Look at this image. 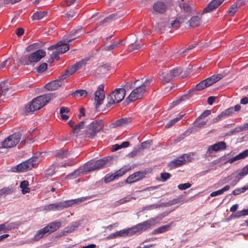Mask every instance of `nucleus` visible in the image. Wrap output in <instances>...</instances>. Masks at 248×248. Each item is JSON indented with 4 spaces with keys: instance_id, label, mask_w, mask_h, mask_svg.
<instances>
[{
    "instance_id": "nucleus-1",
    "label": "nucleus",
    "mask_w": 248,
    "mask_h": 248,
    "mask_svg": "<svg viewBox=\"0 0 248 248\" xmlns=\"http://www.w3.org/2000/svg\"><path fill=\"white\" fill-rule=\"evenodd\" d=\"M108 161V159L103 158L95 161L88 162L68 175L67 177L75 178L89 172L99 170L104 167L107 164Z\"/></svg>"
},
{
    "instance_id": "nucleus-2",
    "label": "nucleus",
    "mask_w": 248,
    "mask_h": 248,
    "mask_svg": "<svg viewBox=\"0 0 248 248\" xmlns=\"http://www.w3.org/2000/svg\"><path fill=\"white\" fill-rule=\"evenodd\" d=\"M53 96L52 93H48L40 95L33 99L31 102L26 106L24 111L25 115H28L30 112H33L40 109L48 103Z\"/></svg>"
},
{
    "instance_id": "nucleus-3",
    "label": "nucleus",
    "mask_w": 248,
    "mask_h": 248,
    "mask_svg": "<svg viewBox=\"0 0 248 248\" xmlns=\"http://www.w3.org/2000/svg\"><path fill=\"white\" fill-rule=\"evenodd\" d=\"M125 95V89L119 88L115 89L108 97V105L110 106L121 102Z\"/></svg>"
},
{
    "instance_id": "nucleus-4",
    "label": "nucleus",
    "mask_w": 248,
    "mask_h": 248,
    "mask_svg": "<svg viewBox=\"0 0 248 248\" xmlns=\"http://www.w3.org/2000/svg\"><path fill=\"white\" fill-rule=\"evenodd\" d=\"M103 127L101 122H93L87 128L85 131V136L87 138L93 139L97 132H99Z\"/></svg>"
},
{
    "instance_id": "nucleus-5",
    "label": "nucleus",
    "mask_w": 248,
    "mask_h": 248,
    "mask_svg": "<svg viewBox=\"0 0 248 248\" xmlns=\"http://www.w3.org/2000/svg\"><path fill=\"white\" fill-rule=\"evenodd\" d=\"M223 78L221 74L213 75L198 83L196 85L195 90L196 91H201L205 88L211 86L214 83L217 82Z\"/></svg>"
},
{
    "instance_id": "nucleus-6",
    "label": "nucleus",
    "mask_w": 248,
    "mask_h": 248,
    "mask_svg": "<svg viewBox=\"0 0 248 248\" xmlns=\"http://www.w3.org/2000/svg\"><path fill=\"white\" fill-rule=\"evenodd\" d=\"M45 55V51L43 49H39L28 55L27 57H25L23 60L22 62L25 65H28L32 62H37L43 57H44Z\"/></svg>"
},
{
    "instance_id": "nucleus-7",
    "label": "nucleus",
    "mask_w": 248,
    "mask_h": 248,
    "mask_svg": "<svg viewBox=\"0 0 248 248\" xmlns=\"http://www.w3.org/2000/svg\"><path fill=\"white\" fill-rule=\"evenodd\" d=\"M21 136L19 133H15L9 136L2 142V148H10L15 146L19 141Z\"/></svg>"
},
{
    "instance_id": "nucleus-8",
    "label": "nucleus",
    "mask_w": 248,
    "mask_h": 248,
    "mask_svg": "<svg viewBox=\"0 0 248 248\" xmlns=\"http://www.w3.org/2000/svg\"><path fill=\"white\" fill-rule=\"evenodd\" d=\"M155 224V219L151 218L142 223H139L132 227L133 232L134 233L138 232H141L150 229Z\"/></svg>"
},
{
    "instance_id": "nucleus-9",
    "label": "nucleus",
    "mask_w": 248,
    "mask_h": 248,
    "mask_svg": "<svg viewBox=\"0 0 248 248\" xmlns=\"http://www.w3.org/2000/svg\"><path fill=\"white\" fill-rule=\"evenodd\" d=\"M88 197H82L77 199H75L71 201H64L62 202L55 203L57 210H62L64 208H67L74 204H78L83 202L89 199Z\"/></svg>"
},
{
    "instance_id": "nucleus-10",
    "label": "nucleus",
    "mask_w": 248,
    "mask_h": 248,
    "mask_svg": "<svg viewBox=\"0 0 248 248\" xmlns=\"http://www.w3.org/2000/svg\"><path fill=\"white\" fill-rule=\"evenodd\" d=\"M146 91V89H144V86L140 85L133 90L126 99H128L130 102H133L141 98Z\"/></svg>"
},
{
    "instance_id": "nucleus-11",
    "label": "nucleus",
    "mask_w": 248,
    "mask_h": 248,
    "mask_svg": "<svg viewBox=\"0 0 248 248\" xmlns=\"http://www.w3.org/2000/svg\"><path fill=\"white\" fill-rule=\"evenodd\" d=\"M75 38L69 40L67 43L60 41L55 45L49 47V49H56L57 53H64L69 49V46L68 43L74 40Z\"/></svg>"
},
{
    "instance_id": "nucleus-12",
    "label": "nucleus",
    "mask_w": 248,
    "mask_h": 248,
    "mask_svg": "<svg viewBox=\"0 0 248 248\" xmlns=\"http://www.w3.org/2000/svg\"><path fill=\"white\" fill-rule=\"evenodd\" d=\"M65 79V76L61 75L57 79L46 84L45 87L47 90L49 91L57 90L62 86Z\"/></svg>"
},
{
    "instance_id": "nucleus-13",
    "label": "nucleus",
    "mask_w": 248,
    "mask_h": 248,
    "mask_svg": "<svg viewBox=\"0 0 248 248\" xmlns=\"http://www.w3.org/2000/svg\"><path fill=\"white\" fill-rule=\"evenodd\" d=\"M105 98L104 86L100 85L97 90L94 93V101L96 103V108H97L103 102Z\"/></svg>"
},
{
    "instance_id": "nucleus-14",
    "label": "nucleus",
    "mask_w": 248,
    "mask_h": 248,
    "mask_svg": "<svg viewBox=\"0 0 248 248\" xmlns=\"http://www.w3.org/2000/svg\"><path fill=\"white\" fill-rule=\"evenodd\" d=\"M147 174L145 170L142 171H137L130 175L125 181L126 183H132L142 179Z\"/></svg>"
},
{
    "instance_id": "nucleus-15",
    "label": "nucleus",
    "mask_w": 248,
    "mask_h": 248,
    "mask_svg": "<svg viewBox=\"0 0 248 248\" xmlns=\"http://www.w3.org/2000/svg\"><path fill=\"white\" fill-rule=\"evenodd\" d=\"M188 156L187 155H184L179 156L178 158L170 161L168 164L169 167L170 169H173L183 165L186 162V158L188 159Z\"/></svg>"
},
{
    "instance_id": "nucleus-16",
    "label": "nucleus",
    "mask_w": 248,
    "mask_h": 248,
    "mask_svg": "<svg viewBox=\"0 0 248 248\" xmlns=\"http://www.w3.org/2000/svg\"><path fill=\"white\" fill-rule=\"evenodd\" d=\"M225 0H213L203 9V13H210L217 9Z\"/></svg>"
},
{
    "instance_id": "nucleus-17",
    "label": "nucleus",
    "mask_w": 248,
    "mask_h": 248,
    "mask_svg": "<svg viewBox=\"0 0 248 248\" xmlns=\"http://www.w3.org/2000/svg\"><path fill=\"white\" fill-rule=\"evenodd\" d=\"M226 148V144L224 141H220L210 146L207 150V153L211 154L213 151H218Z\"/></svg>"
},
{
    "instance_id": "nucleus-18",
    "label": "nucleus",
    "mask_w": 248,
    "mask_h": 248,
    "mask_svg": "<svg viewBox=\"0 0 248 248\" xmlns=\"http://www.w3.org/2000/svg\"><path fill=\"white\" fill-rule=\"evenodd\" d=\"M154 11L157 13L163 14L166 10V5L161 1H158L155 2L153 6Z\"/></svg>"
},
{
    "instance_id": "nucleus-19",
    "label": "nucleus",
    "mask_w": 248,
    "mask_h": 248,
    "mask_svg": "<svg viewBox=\"0 0 248 248\" xmlns=\"http://www.w3.org/2000/svg\"><path fill=\"white\" fill-rule=\"evenodd\" d=\"M61 223L60 221L52 222L45 227V230L50 233L57 231L61 226Z\"/></svg>"
},
{
    "instance_id": "nucleus-20",
    "label": "nucleus",
    "mask_w": 248,
    "mask_h": 248,
    "mask_svg": "<svg viewBox=\"0 0 248 248\" xmlns=\"http://www.w3.org/2000/svg\"><path fill=\"white\" fill-rule=\"evenodd\" d=\"M28 170H31L32 168H34L36 165H37L39 163L38 158L37 157H32L26 161H24Z\"/></svg>"
},
{
    "instance_id": "nucleus-21",
    "label": "nucleus",
    "mask_w": 248,
    "mask_h": 248,
    "mask_svg": "<svg viewBox=\"0 0 248 248\" xmlns=\"http://www.w3.org/2000/svg\"><path fill=\"white\" fill-rule=\"evenodd\" d=\"M162 82L163 83H167L170 81L173 78L172 76L170 71H167L166 72H162Z\"/></svg>"
},
{
    "instance_id": "nucleus-22",
    "label": "nucleus",
    "mask_w": 248,
    "mask_h": 248,
    "mask_svg": "<svg viewBox=\"0 0 248 248\" xmlns=\"http://www.w3.org/2000/svg\"><path fill=\"white\" fill-rule=\"evenodd\" d=\"M12 171L13 172H24L28 170L27 166L24 162L12 168Z\"/></svg>"
},
{
    "instance_id": "nucleus-23",
    "label": "nucleus",
    "mask_w": 248,
    "mask_h": 248,
    "mask_svg": "<svg viewBox=\"0 0 248 248\" xmlns=\"http://www.w3.org/2000/svg\"><path fill=\"white\" fill-rule=\"evenodd\" d=\"M132 228L126 230H121L116 232L114 235L115 236H125L128 235H131L133 234Z\"/></svg>"
},
{
    "instance_id": "nucleus-24",
    "label": "nucleus",
    "mask_w": 248,
    "mask_h": 248,
    "mask_svg": "<svg viewBox=\"0 0 248 248\" xmlns=\"http://www.w3.org/2000/svg\"><path fill=\"white\" fill-rule=\"evenodd\" d=\"M248 174V164L240 170L235 177L236 182Z\"/></svg>"
},
{
    "instance_id": "nucleus-25",
    "label": "nucleus",
    "mask_w": 248,
    "mask_h": 248,
    "mask_svg": "<svg viewBox=\"0 0 248 248\" xmlns=\"http://www.w3.org/2000/svg\"><path fill=\"white\" fill-rule=\"evenodd\" d=\"M47 13L46 11H38L34 13L31 17L33 20H41L46 16Z\"/></svg>"
},
{
    "instance_id": "nucleus-26",
    "label": "nucleus",
    "mask_w": 248,
    "mask_h": 248,
    "mask_svg": "<svg viewBox=\"0 0 248 248\" xmlns=\"http://www.w3.org/2000/svg\"><path fill=\"white\" fill-rule=\"evenodd\" d=\"M189 22L190 26L192 27L199 26L202 22L201 17L199 16H193Z\"/></svg>"
},
{
    "instance_id": "nucleus-27",
    "label": "nucleus",
    "mask_w": 248,
    "mask_h": 248,
    "mask_svg": "<svg viewBox=\"0 0 248 248\" xmlns=\"http://www.w3.org/2000/svg\"><path fill=\"white\" fill-rule=\"evenodd\" d=\"M130 122L129 118H123L117 120L115 123V125L116 127L124 126Z\"/></svg>"
},
{
    "instance_id": "nucleus-28",
    "label": "nucleus",
    "mask_w": 248,
    "mask_h": 248,
    "mask_svg": "<svg viewBox=\"0 0 248 248\" xmlns=\"http://www.w3.org/2000/svg\"><path fill=\"white\" fill-rule=\"evenodd\" d=\"M184 18L181 17H177L175 20L171 22L170 27L174 29H177L180 27V24L184 22Z\"/></svg>"
},
{
    "instance_id": "nucleus-29",
    "label": "nucleus",
    "mask_w": 248,
    "mask_h": 248,
    "mask_svg": "<svg viewBox=\"0 0 248 248\" xmlns=\"http://www.w3.org/2000/svg\"><path fill=\"white\" fill-rule=\"evenodd\" d=\"M170 225H166L162 226L161 227L157 228L153 231L152 233L153 234H156L157 233H161L165 232L170 230Z\"/></svg>"
},
{
    "instance_id": "nucleus-30",
    "label": "nucleus",
    "mask_w": 248,
    "mask_h": 248,
    "mask_svg": "<svg viewBox=\"0 0 248 248\" xmlns=\"http://www.w3.org/2000/svg\"><path fill=\"white\" fill-rule=\"evenodd\" d=\"M122 41H123L121 40L118 42L113 43L110 46H105L103 48H102V50L104 51H112L116 49V48L119 47Z\"/></svg>"
},
{
    "instance_id": "nucleus-31",
    "label": "nucleus",
    "mask_w": 248,
    "mask_h": 248,
    "mask_svg": "<svg viewBox=\"0 0 248 248\" xmlns=\"http://www.w3.org/2000/svg\"><path fill=\"white\" fill-rule=\"evenodd\" d=\"M46 233H48V232L46 230H45V227H44L37 232L36 234L33 237V240L34 241L39 240Z\"/></svg>"
},
{
    "instance_id": "nucleus-32",
    "label": "nucleus",
    "mask_w": 248,
    "mask_h": 248,
    "mask_svg": "<svg viewBox=\"0 0 248 248\" xmlns=\"http://www.w3.org/2000/svg\"><path fill=\"white\" fill-rule=\"evenodd\" d=\"M29 182L28 181H23L21 182L20 187L22 189V192L23 194L29 193L30 191V188L28 187Z\"/></svg>"
},
{
    "instance_id": "nucleus-33",
    "label": "nucleus",
    "mask_w": 248,
    "mask_h": 248,
    "mask_svg": "<svg viewBox=\"0 0 248 248\" xmlns=\"http://www.w3.org/2000/svg\"><path fill=\"white\" fill-rule=\"evenodd\" d=\"M77 69L75 68L74 65H72L71 67H69L65 71V73L62 76H65V78L67 77H69L70 75H72L74 73H75L77 71Z\"/></svg>"
},
{
    "instance_id": "nucleus-34",
    "label": "nucleus",
    "mask_w": 248,
    "mask_h": 248,
    "mask_svg": "<svg viewBox=\"0 0 248 248\" xmlns=\"http://www.w3.org/2000/svg\"><path fill=\"white\" fill-rule=\"evenodd\" d=\"M132 168V166L128 165L124 166L123 167L121 168L119 170L117 171L120 177L123 176L126 172L129 171Z\"/></svg>"
},
{
    "instance_id": "nucleus-35",
    "label": "nucleus",
    "mask_w": 248,
    "mask_h": 248,
    "mask_svg": "<svg viewBox=\"0 0 248 248\" xmlns=\"http://www.w3.org/2000/svg\"><path fill=\"white\" fill-rule=\"evenodd\" d=\"M230 186L228 185L226 186L223 188L221 189H219L217 191L213 192L210 194L211 197H215L219 195H221L224 192L230 189Z\"/></svg>"
},
{
    "instance_id": "nucleus-36",
    "label": "nucleus",
    "mask_w": 248,
    "mask_h": 248,
    "mask_svg": "<svg viewBox=\"0 0 248 248\" xmlns=\"http://www.w3.org/2000/svg\"><path fill=\"white\" fill-rule=\"evenodd\" d=\"M119 177H120V176L117 172L116 171L115 173L110 175H107L105 178V182L106 183H109L114 179H118Z\"/></svg>"
},
{
    "instance_id": "nucleus-37",
    "label": "nucleus",
    "mask_w": 248,
    "mask_h": 248,
    "mask_svg": "<svg viewBox=\"0 0 248 248\" xmlns=\"http://www.w3.org/2000/svg\"><path fill=\"white\" fill-rule=\"evenodd\" d=\"M77 16V12L75 10H70L68 11L65 15L64 18L66 21L70 19L74 18Z\"/></svg>"
},
{
    "instance_id": "nucleus-38",
    "label": "nucleus",
    "mask_w": 248,
    "mask_h": 248,
    "mask_svg": "<svg viewBox=\"0 0 248 248\" xmlns=\"http://www.w3.org/2000/svg\"><path fill=\"white\" fill-rule=\"evenodd\" d=\"M87 93L85 90H77L72 93V95L75 97H85Z\"/></svg>"
},
{
    "instance_id": "nucleus-39",
    "label": "nucleus",
    "mask_w": 248,
    "mask_h": 248,
    "mask_svg": "<svg viewBox=\"0 0 248 248\" xmlns=\"http://www.w3.org/2000/svg\"><path fill=\"white\" fill-rule=\"evenodd\" d=\"M184 116V114L180 115L179 117L176 118L170 121L166 125V128H170L174 125L177 122L180 120Z\"/></svg>"
},
{
    "instance_id": "nucleus-40",
    "label": "nucleus",
    "mask_w": 248,
    "mask_h": 248,
    "mask_svg": "<svg viewBox=\"0 0 248 248\" xmlns=\"http://www.w3.org/2000/svg\"><path fill=\"white\" fill-rule=\"evenodd\" d=\"M87 60L83 59L80 61L77 62L74 65L76 68L77 70H78L82 68V66H85L86 64Z\"/></svg>"
},
{
    "instance_id": "nucleus-41",
    "label": "nucleus",
    "mask_w": 248,
    "mask_h": 248,
    "mask_svg": "<svg viewBox=\"0 0 248 248\" xmlns=\"http://www.w3.org/2000/svg\"><path fill=\"white\" fill-rule=\"evenodd\" d=\"M239 8L234 4L232 5L231 7L229 9L228 13L230 16H233L237 11Z\"/></svg>"
},
{
    "instance_id": "nucleus-42",
    "label": "nucleus",
    "mask_w": 248,
    "mask_h": 248,
    "mask_svg": "<svg viewBox=\"0 0 248 248\" xmlns=\"http://www.w3.org/2000/svg\"><path fill=\"white\" fill-rule=\"evenodd\" d=\"M84 122H80L78 125H77L75 128L73 129V132L74 133H78L81 129H82L84 125Z\"/></svg>"
},
{
    "instance_id": "nucleus-43",
    "label": "nucleus",
    "mask_w": 248,
    "mask_h": 248,
    "mask_svg": "<svg viewBox=\"0 0 248 248\" xmlns=\"http://www.w3.org/2000/svg\"><path fill=\"white\" fill-rule=\"evenodd\" d=\"M56 166L54 165H51L49 168L46 170V174L47 176H52L55 172Z\"/></svg>"
},
{
    "instance_id": "nucleus-44",
    "label": "nucleus",
    "mask_w": 248,
    "mask_h": 248,
    "mask_svg": "<svg viewBox=\"0 0 248 248\" xmlns=\"http://www.w3.org/2000/svg\"><path fill=\"white\" fill-rule=\"evenodd\" d=\"M20 224L18 222L7 223L6 230H11L15 228H17Z\"/></svg>"
},
{
    "instance_id": "nucleus-45",
    "label": "nucleus",
    "mask_w": 248,
    "mask_h": 248,
    "mask_svg": "<svg viewBox=\"0 0 248 248\" xmlns=\"http://www.w3.org/2000/svg\"><path fill=\"white\" fill-rule=\"evenodd\" d=\"M247 189L246 186H244L243 187L239 188H236L232 191V194L234 195H237L238 194H240L241 193H243L245 191H246Z\"/></svg>"
},
{
    "instance_id": "nucleus-46",
    "label": "nucleus",
    "mask_w": 248,
    "mask_h": 248,
    "mask_svg": "<svg viewBox=\"0 0 248 248\" xmlns=\"http://www.w3.org/2000/svg\"><path fill=\"white\" fill-rule=\"evenodd\" d=\"M115 18H116V15H115V14L111 15L109 16H108L107 17H106V18H105L102 21L100 22V25H101L102 24L112 21V20L114 19Z\"/></svg>"
},
{
    "instance_id": "nucleus-47",
    "label": "nucleus",
    "mask_w": 248,
    "mask_h": 248,
    "mask_svg": "<svg viewBox=\"0 0 248 248\" xmlns=\"http://www.w3.org/2000/svg\"><path fill=\"white\" fill-rule=\"evenodd\" d=\"M172 76H173V78L175 77L178 76L182 73V70L180 68H175L172 70H170Z\"/></svg>"
},
{
    "instance_id": "nucleus-48",
    "label": "nucleus",
    "mask_w": 248,
    "mask_h": 248,
    "mask_svg": "<svg viewBox=\"0 0 248 248\" xmlns=\"http://www.w3.org/2000/svg\"><path fill=\"white\" fill-rule=\"evenodd\" d=\"M211 114V110H205L200 116H199L198 118L197 119L195 123L196 122L199 120L202 119H203L208 115H209Z\"/></svg>"
},
{
    "instance_id": "nucleus-49",
    "label": "nucleus",
    "mask_w": 248,
    "mask_h": 248,
    "mask_svg": "<svg viewBox=\"0 0 248 248\" xmlns=\"http://www.w3.org/2000/svg\"><path fill=\"white\" fill-rule=\"evenodd\" d=\"M239 160L243 159L248 156V150H246L237 155Z\"/></svg>"
},
{
    "instance_id": "nucleus-50",
    "label": "nucleus",
    "mask_w": 248,
    "mask_h": 248,
    "mask_svg": "<svg viewBox=\"0 0 248 248\" xmlns=\"http://www.w3.org/2000/svg\"><path fill=\"white\" fill-rule=\"evenodd\" d=\"M246 130H247V129L246 127V124H244L243 126L236 127L234 130L231 131V133H233L234 132H240Z\"/></svg>"
},
{
    "instance_id": "nucleus-51",
    "label": "nucleus",
    "mask_w": 248,
    "mask_h": 248,
    "mask_svg": "<svg viewBox=\"0 0 248 248\" xmlns=\"http://www.w3.org/2000/svg\"><path fill=\"white\" fill-rule=\"evenodd\" d=\"M233 108H230L224 111H222L221 113L223 114L224 117L227 116H229L233 113Z\"/></svg>"
},
{
    "instance_id": "nucleus-52",
    "label": "nucleus",
    "mask_w": 248,
    "mask_h": 248,
    "mask_svg": "<svg viewBox=\"0 0 248 248\" xmlns=\"http://www.w3.org/2000/svg\"><path fill=\"white\" fill-rule=\"evenodd\" d=\"M247 215H248V209L237 212L235 214V217H239L242 216H245Z\"/></svg>"
},
{
    "instance_id": "nucleus-53",
    "label": "nucleus",
    "mask_w": 248,
    "mask_h": 248,
    "mask_svg": "<svg viewBox=\"0 0 248 248\" xmlns=\"http://www.w3.org/2000/svg\"><path fill=\"white\" fill-rule=\"evenodd\" d=\"M11 190L7 187H4L0 190V197L4 194H8L10 193Z\"/></svg>"
},
{
    "instance_id": "nucleus-54",
    "label": "nucleus",
    "mask_w": 248,
    "mask_h": 248,
    "mask_svg": "<svg viewBox=\"0 0 248 248\" xmlns=\"http://www.w3.org/2000/svg\"><path fill=\"white\" fill-rule=\"evenodd\" d=\"M191 186L190 184L189 183H185V184H182L178 185V188L180 190H185L189 187H190Z\"/></svg>"
},
{
    "instance_id": "nucleus-55",
    "label": "nucleus",
    "mask_w": 248,
    "mask_h": 248,
    "mask_svg": "<svg viewBox=\"0 0 248 248\" xmlns=\"http://www.w3.org/2000/svg\"><path fill=\"white\" fill-rule=\"evenodd\" d=\"M131 199H132V198L129 196L123 198V199L120 200L119 201L117 202V204L119 205V204H123L126 202L130 201Z\"/></svg>"
},
{
    "instance_id": "nucleus-56",
    "label": "nucleus",
    "mask_w": 248,
    "mask_h": 248,
    "mask_svg": "<svg viewBox=\"0 0 248 248\" xmlns=\"http://www.w3.org/2000/svg\"><path fill=\"white\" fill-rule=\"evenodd\" d=\"M47 67V64L46 63H42L37 68V70L39 72H44Z\"/></svg>"
},
{
    "instance_id": "nucleus-57",
    "label": "nucleus",
    "mask_w": 248,
    "mask_h": 248,
    "mask_svg": "<svg viewBox=\"0 0 248 248\" xmlns=\"http://www.w3.org/2000/svg\"><path fill=\"white\" fill-rule=\"evenodd\" d=\"M206 124V122L202 121L199 123H196L195 125L192 128V129L196 130V128H201L203 127Z\"/></svg>"
},
{
    "instance_id": "nucleus-58",
    "label": "nucleus",
    "mask_w": 248,
    "mask_h": 248,
    "mask_svg": "<svg viewBox=\"0 0 248 248\" xmlns=\"http://www.w3.org/2000/svg\"><path fill=\"white\" fill-rule=\"evenodd\" d=\"M45 209L48 211L57 210L55 203H51L46 206Z\"/></svg>"
},
{
    "instance_id": "nucleus-59",
    "label": "nucleus",
    "mask_w": 248,
    "mask_h": 248,
    "mask_svg": "<svg viewBox=\"0 0 248 248\" xmlns=\"http://www.w3.org/2000/svg\"><path fill=\"white\" fill-rule=\"evenodd\" d=\"M170 174L167 172H164L161 174V178L162 181H166L168 179L170 178Z\"/></svg>"
},
{
    "instance_id": "nucleus-60",
    "label": "nucleus",
    "mask_w": 248,
    "mask_h": 248,
    "mask_svg": "<svg viewBox=\"0 0 248 248\" xmlns=\"http://www.w3.org/2000/svg\"><path fill=\"white\" fill-rule=\"evenodd\" d=\"M135 83V82L134 83L132 82H126L124 85L122 86L123 88L125 90L130 89L132 87L133 83Z\"/></svg>"
},
{
    "instance_id": "nucleus-61",
    "label": "nucleus",
    "mask_w": 248,
    "mask_h": 248,
    "mask_svg": "<svg viewBox=\"0 0 248 248\" xmlns=\"http://www.w3.org/2000/svg\"><path fill=\"white\" fill-rule=\"evenodd\" d=\"M247 1V0H238L234 4L239 8L242 5H243Z\"/></svg>"
},
{
    "instance_id": "nucleus-62",
    "label": "nucleus",
    "mask_w": 248,
    "mask_h": 248,
    "mask_svg": "<svg viewBox=\"0 0 248 248\" xmlns=\"http://www.w3.org/2000/svg\"><path fill=\"white\" fill-rule=\"evenodd\" d=\"M151 144V142L149 140L144 141L141 143V147L143 149L149 148Z\"/></svg>"
},
{
    "instance_id": "nucleus-63",
    "label": "nucleus",
    "mask_w": 248,
    "mask_h": 248,
    "mask_svg": "<svg viewBox=\"0 0 248 248\" xmlns=\"http://www.w3.org/2000/svg\"><path fill=\"white\" fill-rule=\"evenodd\" d=\"M224 117L223 114H222L221 113L220 114H219L217 117L214 118L212 120V122L213 123H216L217 122H218L219 120H220L222 118Z\"/></svg>"
},
{
    "instance_id": "nucleus-64",
    "label": "nucleus",
    "mask_w": 248,
    "mask_h": 248,
    "mask_svg": "<svg viewBox=\"0 0 248 248\" xmlns=\"http://www.w3.org/2000/svg\"><path fill=\"white\" fill-rule=\"evenodd\" d=\"M153 80L151 79H147L145 82L141 85L142 86H144V89H146L147 86H149L152 82Z\"/></svg>"
}]
</instances>
